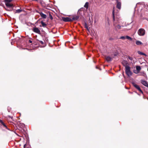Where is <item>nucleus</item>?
Masks as SVG:
<instances>
[{
	"mask_svg": "<svg viewBox=\"0 0 148 148\" xmlns=\"http://www.w3.org/2000/svg\"><path fill=\"white\" fill-rule=\"evenodd\" d=\"M49 16H50V18L52 20L53 19L52 16L50 14H49Z\"/></svg>",
	"mask_w": 148,
	"mask_h": 148,
	"instance_id": "obj_26",
	"label": "nucleus"
},
{
	"mask_svg": "<svg viewBox=\"0 0 148 148\" xmlns=\"http://www.w3.org/2000/svg\"><path fill=\"white\" fill-rule=\"evenodd\" d=\"M85 10L86 12V11H86V10Z\"/></svg>",
	"mask_w": 148,
	"mask_h": 148,
	"instance_id": "obj_33",
	"label": "nucleus"
},
{
	"mask_svg": "<svg viewBox=\"0 0 148 148\" xmlns=\"http://www.w3.org/2000/svg\"><path fill=\"white\" fill-rule=\"evenodd\" d=\"M118 10H113L112 11L113 18L114 21V25L115 26V28L117 29H120L121 27H123V25H120L121 24V21L120 19L115 20V17L116 16L118 15Z\"/></svg>",
	"mask_w": 148,
	"mask_h": 148,
	"instance_id": "obj_1",
	"label": "nucleus"
},
{
	"mask_svg": "<svg viewBox=\"0 0 148 148\" xmlns=\"http://www.w3.org/2000/svg\"><path fill=\"white\" fill-rule=\"evenodd\" d=\"M85 27L87 29V30H89V29L88 28V26L87 25V24L86 23H85Z\"/></svg>",
	"mask_w": 148,
	"mask_h": 148,
	"instance_id": "obj_24",
	"label": "nucleus"
},
{
	"mask_svg": "<svg viewBox=\"0 0 148 148\" xmlns=\"http://www.w3.org/2000/svg\"><path fill=\"white\" fill-rule=\"evenodd\" d=\"M125 72L127 75L129 77L132 75V73L130 71V68L129 66H127L125 68Z\"/></svg>",
	"mask_w": 148,
	"mask_h": 148,
	"instance_id": "obj_3",
	"label": "nucleus"
},
{
	"mask_svg": "<svg viewBox=\"0 0 148 148\" xmlns=\"http://www.w3.org/2000/svg\"><path fill=\"white\" fill-rule=\"evenodd\" d=\"M0 123L1 124V125L3 127L5 128L6 129L9 130V129L7 127L6 125H5V123L4 122L1 120L0 119Z\"/></svg>",
	"mask_w": 148,
	"mask_h": 148,
	"instance_id": "obj_8",
	"label": "nucleus"
},
{
	"mask_svg": "<svg viewBox=\"0 0 148 148\" xmlns=\"http://www.w3.org/2000/svg\"><path fill=\"white\" fill-rule=\"evenodd\" d=\"M136 70L134 71V72L136 74H138L141 68L140 66H136Z\"/></svg>",
	"mask_w": 148,
	"mask_h": 148,
	"instance_id": "obj_9",
	"label": "nucleus"
},
{
	"mask_svg": "<svg viewBox=\"0 0 148 148\" xmlns=\"http://www.w3.org/2000/svg\"><path fill=\"white\" fill-rule=\"evenodd\" d=\"M22 10H16L15 13H19L22 11Z\"/></svg>",
	"mask_w": 148,
	"mask_h": 148,
	"instance_id": "obj_22",
	"label": "nucleus"
},
{
	"mask_svg": "<svg viewBox=\"0 0 148 148\" xmlns=\"http://www.w3.org/2000/svg\"><path fill=\"white\" fill-rule=\"evenodd\" d=\"M106 60L109 62L112 60V58L110 56H106L105 57Z\"/></svg>",
	"mask_w": 148,
	"mask_h": 148,
	"instance_id": "obj_14",
	"label": "nucleus"
},
{
	"mask_svg": "<svg viewBox=\"0 0 148 148\" xmlns=\"http://www.w3.org/2000/svg\"><path fill=\"white\" fill-rule=\"evenodd\" d=\"M39 42L40 43H41L42 44H43L44 43L42 41H39Z\"/></svg>",
	"mask_w": 148,
	"mask_h": 148,
	"instance_id": "obj_27",
	"label": "nucleus"
},
{
	"mask_svg": "<svg viewBox=\"0 0 148 148\" xmlns=\"http://www.w3.org/2000/svg\"><path fill=\"white\" fill-rule=\"evenodd\" d=\"M33 31L34 32L37 33L38 34H40V31L38 28L36 27H34L32 29Z\"/></svg>",
	"mask_w": 148,
	"mask_h": 148,
	"instance_id": "obj_6",
	"label": "nucleus"
},
{
	"mask_svg": "<svg viewBox=\"0 0 148 148\" xmlns=\"http://www.w3.org/2000/svg\"><path fill=\"white\" fill-rule=\"evenodd\" d=\"M126 38L130 40H132V38L130 37L127 36H126Z\"/></svg>",
	"mask_w": 148,
	"mask_h": 148,
	"instance_id": "obj_21",
	"label": "nucleus"
},
{
	"mask_svg": "<svg viewBox=\"0 0 148 148\" xmlns=\"http://www.w3.org/2000/svg\"><path fill=\"white\" fill-rule=\"evenodd\" d=\"M29 41L31 43L32 42V41L31 40H29Z\"/></svg>",
	"mask_w": 148,
	"mask_h": 148,
	"instance_id": "obj_30",
	"label": "nucleus"
},
{
	"mask_svg": "<svg viewBox=\"0 0 148 148\" xmlns=\"http://www.w3.org/2000/svg\"><path fill=\"white\" fill-rule=\"evenodd\" d=\"M41 24L42 25V26L43 27H45L47 25L46 23H45L42 21H41Z\"/></svg>",
	"mask_w": 148,
	"mask_h": 148,
	"instance_id": "obj_18",
	"label": "nucleus"
},
{
	"mask_svg": "<svg viewBox=\"0 0 148 148\" xmlns=\"http://www.w3.org/2000/svg\"><path fill=\"white\" fill-rule=\"evenodd\" d=\"M79 15H74L73 16V18H71L72 21L73 20H77L79 17Z\"/></svg>",
	"mask_w": 148,
	"mask_h": 148,
	"instance_id": "obj_10",
	"label": "nucleus"
},
{
	"mask_svg": "<svg viewBox=\"0 0 148 148\" xmlns=\"http://www.w3.org/2000/svg\"><path fill=\"white\" fill-rule=\"evenodd\" d=\"M6 6L9 8H13L14 7V5L10 3L12 0H4Z\"/></svg>",
	"mask_w": 148,
	"mask_h": 148,
	"instance_id": "obj_2",
	"label": "nucleus"
},
{
	"mask_svg": "<svg viewBox=\"0 0 148 148\" xmlns=\"http://www.w3.org/2000/svg\"><path fill=\"white\" fill-rule=\"evenodd\" d=\"M125 38H126V36H121L120 38V39H123V40H124Z\"/></svg>",
	"mask_w": 148,
	"mask_h": 148,
	"instance_id": "obj_23",
	"label": "nucleus"
},
{
	"mask_svg": "<svg viewBox=\"0 0 148 148\" xmlns=\"http://www.w3.org/2000/svg\"><path fill=\"white\" fill-rule=\"evenodd\" d=\"M136 44L137 45H142V43L140 41L137 40L136 41Z\"/></svg>",
	"mask_w": 148,
	"mask_h": 148,
	"instance_id": "obj_17",
	"label": "nucleus"
},
{
	"mask_svg": "<svg viewBox=\"0 0 148 148\" xmlns=\"http://www.w3.org/2000/svg\"><path fill=\"white\" fill-rule=\"evenodd\" d=\"M88 3L86 2L84 5V7L87 9L88 7Z\"/></svg>",
	"mask_w": 148,
	"mask_h": 148,
	"instance_id": "obj_19",
	"label": "nucleus"
},
{
	"mask_svg": "<svg viewBox=\"0 0 148 148\" xmlns=\"http://www.w3.org/2000/svg\"><path fill=\"white\" fill-rule=\"evenodd\" d=\"M128 58L129 59V60H133V58L132 57H131L129 56L128 57Z\"/></svg>",
	"mask_w": 148,
	"mask_h": 148,
	"instance_id": "obj_25",
	"label": "nucleus"
},
{
	"mask_svg": "<svg viewBox=\"0 0 148 148\" xmlns=\"http://www.w3.org/2000/svg\"><path fill=\"white\" fill-rule=\"evenodd\" d=\"M141 83L145 86L146 87H148V83L147 82L145 81L142 80L141 81Z\"/></svg>",
	"mask_w": 148,
	"mask_h": 148,
	"instance_id": "obj_12",
	"label": "nucleus"
},
{
	"mask_svg": "<svg viewBox=\"0 0 148 148\" xmlns=\"http://www.w3.org/2000/svg\"><path fill=\"white\" fill-rule=\"evenodd\" d=\"M117 2V7L118 9H120L121 8V3L116 0Z\"/></svg>",
	"mask_w": 148,
	"mask_h": 148,
	"instance_id": "obj_15",
	"label": "nucleus"
},
{
	"mask_svg": "<svg viewBox=\"0 0 148 148\" xmlns=\"http://www.w3.org/2000/svg\"><path fill=\"white\" fill-rule=\"evenodd\" d=\"M132 84L133 85L135 88H136L138 91L142 93L143 92L141 90L140 88L138 85H137L134 82L132 83Z\"/></svg>",
	"mask_w": 148,
	"mask_h": 148,
	"instance_id": "obj_5",
	"label": "nucleus"
},
{
	"mask_svg": "<svg viewBox=\"0 0 148 148\" xmlns=\"http://www.w3.org/2000/svg\"><path fill=\"white\" fill-rule=\"evenodd\" d=\"M62 20L64 22H71L72 21L71 18L69 17H64L62 18Z\"/></svg>",
	"mask_w": 148,
	"mask_h": 148,
	"instance_id": "obj_7",
	"label": "nucleus"
},
{
	"mask_svg": "<svg viewBox=\"0 0 148 148\" xmlns=\"http://www.w3.org/2000/svg\"><path fill=\"white\" fill-rule=\"evenodd\" d=\"M40 15L41 17L43 18H47V16L46 14H45L43 13L42 12H39Z\"/></svg>",
	"mask_w": 148,
	"mask_h": 148,
	"instance_id": "obj_13",
	"label": "nucleus"
},
{
	"mask_svg": "<svg viewBox=\"0 0 148 148\" xmlns=\"http://www.w3.org/2000/svg\"><path fill=\"white\" fill-rule=\"evenodd\" d=\"M138 53L139 54H140V55H144V56H146V55L144 53H142V52L140 51H138Z\"/></svg>",
	"mask_w": 148,
	"mask_h": 148,
	"instance_id": "obj_20",
	"label": "nucleus"
},
{
	"mask_svg": "<svg viewBox=\"0 0 148 148\" xmlns=\"http://www.w3.org/2000/svg\"><path fill=\"white\" fill-rule=\"evenodd\" d=\"M9 117L10 118H11V119H12V117H11V116H9Z\"/></svg>",
	"mask_w": 148,
	"mask_h": 148,
	"instance_id": "obj_32",
	"label": "nucleus"
},
{
	"mask_svg": "<svg viewBox=\"0 0 148 148\" xmlns=\"http://www.w3.org/2000/svg\"><path fill=\"white\" fill-rule=\"evenodd\" d=\"M145 33V30L143 28H140L138 31V35L140 36H144Z\"/></svg>",
	"mask_w": 148,
	"mask_h": 148,
	"instance_id": "obj_4",
	"label": "nucleus"
},
{
	"mask_svg": "<svg viewBox=\"0 0 148 148\" xmlns=\"http://www.w3.org/2000/svg\"><path fill=\"white\" fill-rule=\"evenodd\" d=\"M122 64L126 68V67L127 66H129L128 65V63L126 60H124L122 62Z\"/></svg>",
	"mask_w": 148,
	"mask_h": 148,
	"instance_id": "obj_11",
	"label": "nucleus"
},
{
	"mask_svg": "<svg viewBox=\"0 0 148 148\" xmlns=\"http://www.w3.org/2000/svg\"><path fill=\"white\" fill-rule=\"evenodd\" d=\"M81 10H79L78 11V12H77V14H79V13H80V12H81Z\"/></svg>",
	"mask_w": 148,
	"mask_h": 148,
	"instance_id": "obj_28",
	"label": "nucleus"
},
{
	"mask_svg": "<svg viewBox=\"0 0 148 148\" xmlns=\"http://www.w3.org/2000/svg\"><path fill=\"white\" fill-rule=\"evenodd\" d=\"M138 75L143 76L144 77L146 76V74L144 72H141Z\"/></svg>",
	"mask_w": 148,
	"mask_h": 148,
	"instance_id": "obj_16",
	"label": "nucleus"
},
{
	"mask_svg": "<svg viewBox=\"0 0 148 148\" xmlns=\"http://www.w3.org/2000/svg\"><path fill=\"white\" fill-rule=\"evenodd\" d=\"M22 126L23 127H25V125H24V124H22Z\"/></svg>",
	"mask_w": 148,
	"mask_h": 148,
	"instance_id": "obj_29",
	"label": "nucleus"
},
{
	"mask_svg": "<svg viewBox=\"0 0 148 148\" xmlns=\"http://www.w3.org/2000/svg\"><path fill=\"white\" fill-rule=\"evenodd\" d=\"M26 144H25L24 146V148H25V146H26Z\"/></svg>",
	"mask_w": 148,
	"mask_h": 148,
	"instance_id": "obj_31",
	"label": "nucleus"
}]
</instances>
